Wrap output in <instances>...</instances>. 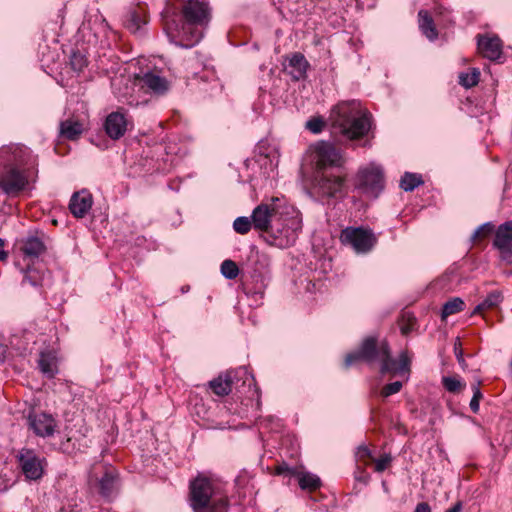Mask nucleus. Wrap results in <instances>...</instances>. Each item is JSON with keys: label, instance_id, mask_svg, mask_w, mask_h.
Returning a JSON list of instances; mask_svg holds the SVG:
<instances>
[{"label": "nucleus", "instance_id": "nucleus-5", "mask_svg": "<svg viewBox=\"0 0 512 512\" xmlns=\"http://www.w3.org/2000/svg\"><path fill=\"white\" fill-rule=\"evenodd\" d=\"M190 505L194 512H228V496L223 485L205 476L190 483Z\"/></svg>", "mask_w": 512, "mask_h": 512}, {"label": "nucleus", "instance_id": "nucleus-22", "mask_svg": "<svg viewBox=\"0 0 512 512\" xmlns=\"http://www.w3.org/2000/svg\"><path fill=\"white\" fill-rule=\"evenodd\" d=\"M46 247L41 238L29 235L22 241L21 251L28 258H38Z\"/></svg>", "mask_w": 512, "mask_h": 512}, {"label": "nucleus", "instance_id": "nucleus-20", "mask_svg": "<svg viewBox=\"0 0 512 512\" xmlns=\"http://www.w3.org/2000/svg\"><path fill=\"white\" fill-rule=\"evenodd\" d=\"M27 149L21 146H3L0 148V166L10 167L22 164L21 157Z\"/></svg>", "mask_w": 512, "mask_h": 512}, {"label": "nucleus", "instance_id": "nucleus-27", "mask_svg": "<svg viewBox=\"0 0 512 512\" xmlns=\"http://www.w3.org/2000/svg\"><path fill=\"white\" fill-rule=\"evenodd\" d=\"M24 274L23 284L28 283L32 287H40L43 284L45 272L36 267L28 266L26 269H21Z\"/></svg>", "mask_w": 512, "mask_h": 512}, {"label": "nucleus", "instance_id": "nucleus-23", "mask_svg": "<svg viewBox=\"0 0 512 512\" xmlns=\"http://www.w3.org/2000/svg\"><path fill=\"white\" fill-rule=\"evenodd\" d=\"M84 131V122L79 119L69 118L60 123V134L62 137L75 140Z\"/></svg>", "mask_w": 512, "mask_h": 512}, {"label": "nucleus", "instance_id": "nucleus-4", "mask_svg": "<svg viewBox=\"0 0 512 512\" xmlns=\"http://www.w3.org/2000/svg\"><path fill=\"white\" fill-rule=\"evenodd\" d=\"M331 120L339 134L348 140H356L368 134L372 115L356 100L337 104L331 113Z\"/></svg>", "mask_w": 512, "mask_h": 512}, {"label": "nucleus", "instance_id": "nucleus-41", "mask_svg": "<svg viewBox=\"0 0 512 512\" xmlns=\"http://www.w3.org/2000/svg\"><path fill=\"white\" fill-rule=\"evenodd\" d=\"M392 457L389 454H385L381 456L379 459L375 460V471L383 472L391 463Z\"/></svg>", "mask_w": 512, "mask_h": 512}, {"label": "nucleus", "instance_id": "nucleus-1", "mask_svg": "<svg viewBox=\"0 0 512 512\" xmlns=\"http://www.w3.org/2000/svg\"><path fill=\"white\" fill-rule=\"evenodd\" d=\"M251 219L254 229L265 232V241L281 249L294 245L302 230L300 212L279 198L259 204Z\"/></svg>", "mask_w": 512, "mask_h": 512}, {"label": "nucleus", "instance_id": "nucleus-12", "mask_svg": "<svg viewBox=\"0 0 512 512\" xmlns=\"http://www.w3.org/2000/svg\"><path fill=\"white\" fill-rule=\"evenodd\" d=\"M493 247L499 251L500 259L512 263V220L500 224L495 230Z\"/></svg>", "mask_w": 512, "mask_h": 512}, {"label": "nucleus", "instance_id": "nucleus-45", "mask_svg": "<svg viewBox=\"0 0 512 512\" xmlns=\"http://www.w3.org/2000/svg\"><path fill=\"white\" fill-rule=\"evenodd\" d=\"M414 512H431V508L428 503L421 502L417 504Z\"/></svg>", "mask_w": 512, "mask_h": 512}, {"label": "nucleus", "instance_id": "nucleus-43", "mask_svg": "<svg viewBox=\"0 0 512 512\" xmlns=\"http://www.w3.org/2000/svg\"><path fill=\"white\" fill-rule=\"evenodd\" d=\"M454 353H455V356H456L459 364L462 367H464L465 361H464L463 351L461 348V343L459 340L454 344Z\"/></svg>", "mask_w": 512, "mask_h": 512}, {"label": "nucleus", "instance_id": "nucleus-47", "mask_svg": "<svg viewBox=\"0 0 512 512\" xmlns=\"http://www.w3.org/2000/svg\"><path fill=\"white\" fill-rule=\"evenodd\" d=\"M463 509V505L461 501L456 502L451 508L446 510L445 512H461Z\"/></svg>", "mask_w": 512, "mask_h": 512}, {"label": "nucleus", "instance_id": "nucleus-44", "mask_svg": "<svg viewBox=\"0 0 512 512\" xmlns=\"http://www.w3.org/2000/svg\"><path fill=\"white\" fill-rule=\"evenodd\" d=\"M356 456L359 459L371 458V451L367 446L361 445L357 449Z\"/></svg>", "mask_w": 512, "mask_h": 512}, {"label": "nucleus", "instance_id": "nucleus-40", "mask_svg": "<svg viewBox=\"0 0 512 512\" xmlns=\"http://www.w3.org/2000/svg\"><path fill=\"white\" fill-rule=\"evenodd\" d=\"M324 125L325 123L321 118L314 117L306 122L305 127L312 133L318 134L323 130Z\"/></svg>", "mask_w": 512, "mask_h": 512}, {"label": "nucleus", "instance_id": "nucleus-36", "mask_svg": "<svg viewBox=\"0 0 512 512\" xmlns=\"http://www.w3.org/2000/svg\"><path fill=\"white\" fill-rule=\"evenodd\" d=\"M495 226L492 222H486L480 225L471 235V241L476 242L483 238H486L493 233Z\"/></svg>", "mask_w": 512, "mask_h": 512}, {"label": "nucleus", "instance_id": "nucleus-37", "mask_svg": "<svg viewBox=\"0 0 512 512\" xmlns=\"http://www.w3.org/2000/svg\"><path fill=\"white\" fill-rule=\"evenodd\" d=\"M480 381H477L476 383L472 384L471 388L473 391V396L470 401V409L473 413H478L480 409V400L483 398V394L479 388Z\"/></svg>", "mask_w": 512, "mask_h": 512}, {"label": "nucleus", "instance_id": "nucleus-32", "mask_svg": "<svg viewBox=\"0 0 512 512\" xmlns=\"http://www.w3.org/2000/svg\"><path fill=\"white\" fill-rule=\"evenodd\" d=\"M480 71L477 68H472L468 72L459 74V84L465 88H472L479 82Z\"/></svg>", "mask_w": 512, "mask_h": 512}, {"label": "nucleus", "instance_id": "nucleus-24", "mask_svg": "<svg viewBox=\"0 0 512 512\" xmlns=\"http://www.w3.org/2000/svg\"><path fill=\"white\" fill-rule=\"evenodd\" d=\"M418 23L421 32L430 40L433 41L437 38L438 33L434 25L433 19L429 12L420 10L418 13Z\"/></svg>", "mask_w": 512, "mask_h": 512}, {"label": "nucleus", "instance_id": "nucleus-16", "mask_svg": "<svg viewBox=\"0 0 512 512\" xmlns=\"http://www.w3.org/2000/svg\"><path fill=\"white\" fill-rule=\"evenodd\" d=\"M345 178L343 176H334L323 173L317 181V191L326 197H334L339 193L342 195Z\"/></svg>", "mask_w": 512, "mask_h": 512}, {"label": "nucleus", "instance_id": "nucleus-18", "mask_svg": "<svg viewBox=\"0 0 512 512\" xmlns=\"http://www.w3.org/2000/svg\"><path fill=\"white\" fill-rule=\"evenodd\" d=\"M287 63L284 64V71L289 74L294 81L302 80L306 77L309 68V62L300 52H295L286 58Z\"/></svg>", "mask_w": 512, "mask_h": 512}, {"label": "nucleus", "instance_id": "nucleus-21", "mask_svg": "<svg viewBox=\"0 0 512 512\" xmlns=\"http://www.w3.org/2000/svg\"><path fill=\"white\" fill-rule=\"evenodd\" d=\"M142 86L147 88L153 94L164 95L168 92L170 84L166 78L153 72L145 73L141 78Z\"/></svg>", "mask_w": 512, "mask_h": 512}, {"label": "nucleus", "instance_id": "nucleus-15", "mask_svg": "<svg viewBox=\"0 0 512 512\" xmlns=\"http://www.w3.org/2000/svg\"><path fill=\"white\" fill-rule=\"evenodd\" d=\"M89 481H96L99 486V493L102 497L110 500L117 492L118 474L113 468H105L101 478L92 471L89 474Z\"/></svg>", "mask_w": 512, "mask_h": 512}, {"label": "nucleus", "instance_id": "nucleus-33", "mask_svg": "<svg viewBox=\"0 0 512 512\" xmlns=\"http://www.w3.org/2000/svg\"><path fill=\"white\" fill-rule=\"evenodd\" d=\"M443 387L450 393H457L463 388H465L466 384L459 377H451L444 376L442 377Z\"/></svg>", "mask_w": 512, "mask_h": 512}, {"label": "nucleus", "instance_id": "nucleus-34", "mask_svg": "<svg viewBox=\"0 0 512 512\" xmlns=\"http://www.w3.org/2000/svg\"><path fill=\"white\" fill-rule=\"evenodd\" d=\"M88 61L84 54H82L80 51H73L70 55V66L71 68L77 72L80 73L84 70V68L87 66Z\"/></svg>", "mask_w": 512, "mask_h": 512}, {"label": "nucleus", "instance_id": "nucleus-3", "mask_svg": "<svg viewBox=\"0 0 512 512\" xmlns=\"http://www.w3.org/2000/svg\"><path fill=\"white\" fill-rule=\"evenodd\" d=\"M358 361L370 366L378 365L383 375L402 376L410 372V358L407 352L402 351L399 358L394 359L388 343L385 340L378 341L375 337L365 338L357 351L347 354L344 365L348 368Z\"/></svg>", "mask_w": 512, "mask_h": 512}, {"label": "nucleus", "instance_id": "nucleus-7", "mask_svg": "<svg viewBox=\"0 0 512 512\" xmlns=\"http://www.w3.org/2000/svg\"><path fill=\"white\" fill-rule=\"evenodd\" d=\"M356 188L363 194L374 198L378 197L384 188L382 168L372 163L359 169Z\"/></svg>", "mask_w": 512, "mask_h": 512}, {"label": "nucleus", "instance_id": "nucleus-13", "mask_svg": "<svg viewBox=\"0 0 512 512\" xmlns=\"http://www.w3.org/2000/svg\"><path fill=\"white\" fill-rule=\"evenodd\" d=\"M27 422L29 428L35 433V435L42 438L52 437L57 428L56 419L51 414L44 412L29 413Z\"/></svg>", "mask_w": 512, "mask_h": 512}, {"label": "nucleus", "instance_id": "nucleus-17", "mask_svg": "<svg viewBox=\"0 0 512 512\" xmlns=\"http://www.w3.org/2000/svg\"><path fill=\"white\" fill-rule=\"evenodd\" d=\"M93 197L87 190H81L73 193L69 202V210L76 218H83L91 210Z\"/></svg>", "mask_w": 512, "mask_h": 512}, {"label": "nucleus", "instance_id": "nucleus-29", "mask_svg": "<svg viewBox=\"0 0 512 512\" xmlns=\"http://www.w3.org/2000/svg\"><path fill=\"white\" fill-rule=\"evenodd\" d=\"M145 24L146 17L144 13L137 10L130 12L125 21L127 29H129L132 33L139 32L142 26Z\"/></svg>", "mask_w": 512, "mask_h": 512}, {"label": "nucleus", "instance_id": "nucleus-9", "mask_svg": "<svg viewBox=\"0 0 512 512\" xmlns=\"http://www.w3.org/2000/svg\"><path fill=\"white\" fill-rule=\"evenodd\" d=\"M239 380H243V384L248 382L249 386H255L254 377L249 374L246 367H239L236 370L226 372L224 375H219L209 382V386L216 395L226 396L231 392L232 385Z\"/></svg>", "mask_w": 512, "mask_h": 512}, {"label": "nucleus", "instance_id": "nucleus-48", "mask_svg": "<svg viewBox=\"0 0 512 512\" xmlns=\"http://www.w3.org/2000/svg\"><path fill=\"white\" fill-rule=\"evenodd\" d=\"M400 329H401V332L403 335H407L408 333H410L412 331L413 325H412V323L402 324Z\"/></svg>", "mask_w": 512, "mask_h": 512}, {"label": "nucleus", "instance_id": "nucleus-10", "mask_svg": "<svg viewBox=\"0 0 512 512\" xmlns=\"http://www.w3.org/2000/svg\"><path fill=\"white\" fill-rule=\"evenodd\" d=\"M315 158L319 169L341 167L345 162L342 152L327 141H320L315 145Z\"/></svg>", "mask_w": 512, "mask_h": 512}, {"label": "nucleus", "instance_id": "nucleus-28", "mask_svg": "<svg viewBox=\"0 0 512 512\" xmlns=\"http://www.w3.org/2000/svg\"><path fill=\"white\" fill-rule=\"evenodd\" d=\"M503 300L502 293L500 291H492L487 297L479 303L473 310L472 314H479L484 310L494 308L498 306Z\"/></svg>", "mask_w": 512, "mask_h": 512}, {"label": "nucleus", "instance_id": "nucleus-14", "mask_svg": "<svg viewBox=\"0 0 512 512\" xmlns=\"http://www.w3.org/2000/svg\"><path fill=\"white\" fill-rule=\"evenodd\" d=\"M477 49L480 54L491 61H497L503 54V42L498 35H477Z\"/></svg>", "mask_w": 512, "mask_h": 512}, {"label": "nucleus", "instance_id": "nucleus-46", "mask_svg": "<svg viewBox=\"0 0 512 512\" xmlns=\"http://www.w3.org/2000/svg\"><path fill=\"white\" fill-rule=\"evenodd\" d=\"M5 240L0 238V261L4 262L8 258V253L4 250Z\"/></svg>", "mask_w": 512, "mask_h": 512}, {"label": "nucleus", "instance_id": "nucleus-38", "mask_svg": "<svg viewBox=\"0 0 512 512\" xmlns=\"http://www.w3.org/2000/svg\"><path fill=\"white\" fill-rule=\"evenodd\" d=\"M253 226L252 219L250 220L248 217H237L234 220L233 228L239 234H246L250 231Z\"/></svg>", "mask_w": 512, "mask_h": 512}, {"label": "nucleus", "instance_id": "nucleus-6", "mask_svg": "<svg viewBox=\"0 0 512 512\" xmlns=\"http://www.w3.org/2000/svg\"><path fill=\"white\" fill-rule=\"evenodd\" d=\"M18 466L27 480H40L45 473L47 460L32 448H22L16 455Z\"/></svg>", "mask_w": 512, "mask_h": 512}, {"label": "nucleus", "instance_id": "nucleus-39", "mask_svg": "<svg viewBox=\"0 0 512 512\" xmlns=\"http://www.w3.org/2000/svg\"><path fill=\"white\" fill-rule=\"evenodd\" d=\"M403 383L401 381H395L386 384L381 390V396L387 398L393 394L398 393L402 389Z\"/></svg>", "mask_w": 512, "mask_h": 512}, {"label": "nucleus", "instance_id": "nucleus-19", "mask_svg": "<svg viewBox=\"0 0 512 512\" xmlns=\"http://www.w3.org/2000/svg\"><path fill=\"white\" fill-rule=\"evenodd\" d=\"M105 131L114 140L121 138L127 130V119L123 113L112 112L106 117Z\"/></svg>", "mask_w": 512, "mask_h": 512}, {"label": "nucleus", "instance_id": "nucleus-35", "mask_svg": "<svg viewBox=\"0 0 512 512\" xmlns=\"http://www.w3.org/2000/svg\"><path fill=\"white\" fill-rule=\"evenodd\" d=\"M221 274L228 280L235 279L239 274L236 263L230 259L224 260L221 264Z\"/></svg>", "mask_w": 512, "mask_h": 512}, {"label": "nucleus", "instance_id": "nucleus-31", "mask_svg": "<svg viewBox=\"0 0 512 512\" xmlns=\"http://www.w3.org/2000/svg\"><path fill=\"white\" fill-rule=\"evenodd\" d=\"M423 183V180L420 175L415 173H409L406 172L400 180V187L408 192L413 191L415 188H417L419 185Z\"/></svg>", "mask_w": 512, "mask_h": 512}, {"label": "nucleus", "instance_id": "nucleus-2", "mask_svg": "<svg viewBox=\"0 0 512 512\" xmlns=\"http://www.w3.org/2000/svg\"><path fill=\"white\" fill-rule=\"evenodd\" d=\"M210 19L207 3L188 0L182 9V18H173L166 22L165 30L171 42L183 48H192L203 37V26Z\"/></svg>", "mask_w": 512, "mask_h": 512}, {"label": "nucleus", "instance_id": "nucleus-11", "mask_svg": "<svg viewBox=\"0 0 512 512\" xmlns=\"http://www.w3.org/2000/svg\"><path fill=\"white\" fill-rule=\"evenodd\" d=\"M28 184V176L18 166H10L0 176V188L7 195H17Z\"/></svg>", "mask_w": 512, "mask_h": 512}, {"label": "nucleus", "instance_id": "nucleus-30", "mask_svg": "<svg viewBox=\"0 0 512 512\" xmlns=\"http://www.w3.org/2000/svg\"><path fill=\"white\" fill-rule=\"evenodd\" d=\"M465 303L460 297H454L448 300L442 308L441 318L444 320L448 316L461 312L464 309Z\"/></svg>", "mask_w": 512, "mask_h": 512}, {"label": "nucleus", "instance_id": "nucleus-42", "mask_svg": "<svg viewBox=\"0 0 512 512\" xmlns=\"http://www.w3.org/2000/svg\"><path fill=\"white\" fill-rule=\"evenodd\" d=\"M297 470L295 468H291L286 463L279 464L276 469L275 473L277 475H294L296 476Z\"/></svg>", "mask_w": 512, "mask_h": 512}, {"label": "nucleus", "instance_id": "nucleus-26", "mask_svg": "<svg viewBox=\"0 0 512 512\" xmlns=\"http://www.w3.org/2000/svg\"><path fill=\"white\" fill-rule=\"evenodd\" d=\"M40 371L48 378H53L57 373L56 360L50 353L42 352L38 360Z\"/></svg>", "mask_w": 512, "mask_h": 512}, {"label": "nucleus", "instance_id": "nucleus-25", "mask_svg": "<svg viewBox=\"0 0 512 512\" xmlns=\"http://www.w3.org/2000/svg\"><path fill=\"white\" fill-rule=\"evenodd\" d=\"M299 486L302 490L315 491L320 488V478L309 472H297Z\"/></svg>", "mask_w": 512, "mask_h": 512}, {"label": "nucleus", "instance_id": "nucleus-8", "mask_svg": "<svg viewBox=\"0 0 512 512\" xmlns=\"http://www.w3.org/2000/svg\"><path fill=\"white\" fill-rule=\"evenodd\" d=\"M340 240L358 254L371 251L376 244V237L372 230L363 227H346L341 232Z\"/></svg>", "mask_w": 512, "mask_h": 512}]
</instances>
